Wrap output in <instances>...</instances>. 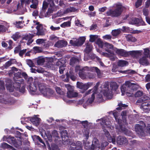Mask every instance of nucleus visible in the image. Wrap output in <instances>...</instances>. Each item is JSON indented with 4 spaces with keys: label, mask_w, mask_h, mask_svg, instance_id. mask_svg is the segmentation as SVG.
<instances>
[{
    "label": "nucleus",
    "mask_w": 150,
    "mask_h": 150,
    "mask_svg": "<svg viewBox=\"0 0 150 150\" xmlns=\"http://www.w3.org/2000/svg\"><path fill=\"white\" fill-rule=\"evenodd\" d=\"M113 7L115 9L113 10L110 9L106 12V14L108 16L112 17H117L120 16L121 14L123 9L122 6L120 4H114Z\"/></svg>",
    "instance_id": "nucleus-1"
},
{
    "label": "nucleus",
    "mask_w": 150,
    "mask_h": 150,
    "mask_svg": "<svg viewBox=\"0 0 150 150\" xmlns=\"http://www.w3.org/2000/svg\"><path fill=\"white\" fill-rule=\"evenodd\" d=\"M90 70L93 72L95 71L96 72L98 77V78H100L101 77V73L100 70L97 67H93L89 68L87 67H85L80 70L79 74L80 77L83 79H84L86 78V76L82 75V72H83L85 71H88Z\"/></svg>",
    "instance_id": "nucleus-2"
},
{
    "label": "nucleus",
    "mask_w": 150,
    "mask_h": 150,
    "mask_svg": "<svg viewBox=\"0 0 150 150\" xmlns=\"http://www.w3.org/2000/svg\"><path fill=\"white\" fill-rule=\"evenodd\" d=\"M125 85L126 87L124 86H123L121 87V91L122 92V94H124L126 91V89L127 91L126 92L127 94H130L128 91H132L135 88V84L134 83H131L129 81H127L125 82Z\"/></svg>",
    "instance_id": "nucleus-3"
},
{
    "label": "nucleus",
    "mask_w": 150,
    "mask_h": 150,
    "mask_svg": "<svg viewBox=\"0 0 150 150\" xmlns=\"http://www.w3.org/2000/svg\"><path fill=\"white\" fill-rule=\"evenodd\" d=\"M115 82H112L110 84V88H109V84L108 83H105L103 86L104 89L101 91V93L103 94H111L113 93L112 91L114 88L116 86Z\"/></svg>",
    "instance_id": "nucleus-4"
},
{
    "label": "nucleus",
    "mask_w": 150,
    "mask_h": 150,
    "mask_svg": "<svg viewBox=\"0 0 150 150\" xmlns=\"http://www.w3.org/2000/svg\"><path fill=\"white\" fill-rule=\"evenodd\" d=\"M86 38L85 37H81L76 40H70V43L74 46H80L83 44Z\"/></svg>",
    "instance_id": "nucleus-5"
},
{
    "label": "nucleus",
    "mask_w": 150,
    "mask_h": 150,
    "mask_svg": "<svg viewBox=\"0 0 150 150\" xmlns=\"http://www.w3.org/2000/svg\"><path fill=\"white\" fill-rule=\"evenodd\" d=\"M114 51L119 56L126 57L129 56V52L124 49H119L115 47L114 49Z\"/></svg>",
    "instance_id": "nucleus-6"
},
{
    "label": "nucleus",
    "mask_w": 150,
    "mask_h": 150,
    "mask_svg": "<svg viewBox=\"0 0 150 150\" xmlns=\"http://www.w3.org/2000/svg\"><path fill=\"white\" fill-rule=\"evenodd\" d=\"M10 144L16 148H18L22 145V142L21 140L16 139L14 137L10 135Z\"/></svg>",
    "instance_id": "nucleus-7"
},
{
    "label": "nucleus",
    "mask_w": 150,
    "mask_h": 150,
    "mask_svg": "<svg viewBox=\"0 0 150 150\" xmlns=\"http://www.w3.org/2000/svg\"><path fill=\"white\" fill-rule=\"evenodd\" d=\"M39 23H37L36 24L37 25L36 27L37 32L36 33L38 36H43L45 35V30L43 28L42 26L41 25H38Z\"/></svg>",
    "instance_id": "nucleus-8"
},
{
    "label": "nucleus",
    "mask_w": 150,
    "mask_h": 150,
    "mask_svg": "<svg viewBox=\"0 0 150 150\" xmlns=\"http://www.w3.org/2000/svg\"><path fill=\"white\" fill-rule=\"evenodd\" d=\"M135 97H141L137 100L139 103L144 102L146 100H149L150 99V96L149 94H145L143 96L142 95L143 94H134Z\"/></svg>",
    "instance_id": "nucleus-9"
},
{
    "label": "nucleus",
    "mask_w": 150,
    "mask_h": 150,
    "mask_svg": "<svg viewBox=\"0 0 150 150\" xmlns=\"http://www.w3.org/2000/svg\"><path fill=\"white\" fill-rule=\"evenodd\" d=\"M115 47L114 48H115ZM114 49H105V51L107 52H100V53L101 55L106 57H109L112 55H114L113 52Z\"/></svg>",
    "instance_id": "nucleus-10"
},
{
    "label": "nucleus",
    "mask_w": 150,
    "mask_h": 150,
    "mask_svg": "<svg viewBox=\"0 0 150 150\" xmlns=\"http://www.w3.org/2000/svg\"><path fill=\"white\" fill-rule=\"evenodd\" d=\"M79 94H67L66 96H65V94H57L58 96L59 99L62 98L63 100L65 101H67L66 98H75L78 96Z\"/></svg>",
    "instance_id": "nucleus-11"
},
{
    "label": "nucleus",
    "mask_w": 150,
    "mask_h": 150,
    "mask_svg": "<svg viewBox=\"0 0 150 150\" xmlns=\"http://www.w3.org/2000/svg\"><path fill=\"white\" fill-rule=\"evenodd\" d=\"M135 130L136 132L139 134L143 135L144 132L143 126L139 124H137L135 126Z\"/></svg>",
    "instance_id": "nucleus-12"
},
{
    "label": "nucleus",
    "mask_w": 150,
    "mask_h": 150,
    "mask_svg": "<svg viewBox=\"0 0 150 150\" xmlns=\"http://www.w3.org/2000/svg\"><path fill=\"white\" fill-rule=\"evenodd\" d=\"M127 139L125 137L119 136L117 139V143L118 144L122 145L127 143Z\"/></svg>",
    "instance_id": "nucleus-13"
},
{
    "label": "nucleus",
    "mask_w": 150,
    "mask_h": 150,
    "mask_svg": "<svg viewBox=\"0 0 150 150\" xmlns=\"http://www.w3.org/2000/svg\"><path fill=\"white\" fill-rule=\"evenodd\" d=\"M34 36V35L33 34H29L24 37L23 39V40H27V45H29L33 42V40L32 38Z\"/></svg>",
    "instance_id": "nucleus-14"
},
{
    "label": "nucleus",
    "mask_w": 150,
    "mask_h": 150,
    "mask_svg": "<svg viewBox=\"0 0 150 150\" xmlns=\"http://www.w3.org/2000/svg\"><path fill=\"white\" fill-rule=\"evenodd\" d=\"M8 94H4V95H0V103L6 104L9 103V98H8Z\"/></svg>",
    "instance_id": "nucleus-15"
},
{
    "label": "nucleus",
    "mask_w": 150,
    "mask_h": 150,
    "mask_svg": "<svg viewBox=\"0 0 150 150\" xmlns=\"http://www.w3.org/2000/svg\"><path fill=\"white\" fill-rule=\"evenodd\" d=\"M71 145L75 146V147H71V150H82V145L81 142H79L78 144H76L74 143L71 144Z\"/></svg>",
    "instance_id": "nucleus-16"
},
{
    "label": "nucleus",
    "mask_w": 150,
    "mask_h": 150,
    "mask_svg": "<svg viewBox=\"0 0 150 150\" xmlns=\"http://www.w3.org/2000/svg\"><path fill=\"white\" fill-rule=\"evenodd\" d=\"M67 42L64 40H59L54 45V46L58 48L62 47L67 45Z\"/></svg>",
    "instance_id": "nucleus-17"
},
{
    "label": "nucleus",
    "mask_w": 150,
    "mask_h": 150,
    "mask_svg": "<svg viewBox=\"0 0 150 150\" xmlns=\"http://www.w3.org/2000/svg\"><path fill=\"white\" fill-rule=\"evenodd\" d=\"M120 129L123 133L128 136H131L132 135V132L126 129L125 128L123 127L122 126H120Z\"/></svg>",
    "instance_id": "nucleus-18"
},
{
    "label": "nucleus",
    "mask_w": 150,
    "mask_h": 150,
    "mask_svg": "<svg viewBox=\"0 0 150 150\" xmlns=\"http://www.w3.org/2000/svg\"><path fill=\"white\" fill-rule=\"evenodd\" d=\"M40 119V118L37 117H31L30 119V121L33 125L37 126L39 124Z\"/></svg>",
    "instance_id": "nucleus-19"
},
{
    "label": "nucleus",
    "mask_w": 150,
    "mask_h": 150,
    "mask_svg": "<svg viewBox=\"0 0 150 150\" xmlns=\"http://www.w3.org/2000/svg\"><path fill=\"white\" fill-rule=\"evenodd\" d=\"M86 47L84 50V51L86 53H89L92 50L93 46L91 43L88 42L85 44Z\"/></svg>",
    "instance_id": "nucleus-20"
},
{
    "label": "nucleus",
    "mask_w": 150,
    "mask_h": 150,
    "mask_svg": "<svg viewBox=\"0 0 150 150\" xmlns=\"http://www.w3.org/2000/svg\"><path fill=\"white\" fill-rule=\"evenodd\" d=\"M139 62L140 64L146 66L148 65L149 64V62L146 57H144L140 59Z\"/></svg>",
    "instance_id": "nucleus-21"
},
{
    "label": "nucleus",
    "mask_w": 150,
    "mask_h": 150,
    "mask_svg": "<svg viewBox=\"0 0 150 150\" xmlns=\"http://www.w3.org/2000/svg\"><path fill=\"white\" fill-rule=\"evenodd\" d=\"M65 87L67 88L68 92L67 94H78L77 93L74 92V87L71 86L70 84H67L65 85Z\"/></svg>",
    "instance_id": "nucleus-22"
},
{
    "label": "nucleus",
    "mask_w": 150,
    "mask_h": 150,
    "mask_svg": "<svg viewBox=\"0 0 150 150\" xmlns=\"http://www.w3.org/2000/svg\"><path fill=\"white\" fill-rule=\"evenodd\" d=\"M117 64L119 67H122L128 65V63L126 61L120 60L118 61Z\"/></svg>",
    "instance_id": "nucleus-23"
},
{
    "label": "nucleus",
    "mask_w": 150,
    "mask_h": 150,
    "mask_svg": "<svg viewBox=\"0 0 150 150\" xmlns=\"http://www.w3.org/2000/svg\"><path fill=\"white\" fill-rule=\"evenodd\" d=\"M142 107L143 109L145 110L150 108V101L143 102L142 104Z\"/></svg>",
    "instance_id": "nucleus-24"
},
{
    "label": "nucleus",
    "mask_w": 150,
    "mask_h": 150,
    "mask_svg": "<svg viewBox=\"0 0 150 150\" xmlns=\"http://www.w3.org/2000/svg\"><path fill=\"white\" fill-rule=\"evenodd\" d=\"M139 20L136 18H132L129 21V23L132 24H139Z\"/></svg>",
    "instance_id": "nucleus-25"
},
{
    "label": "nucleus",
    "mask_w": 150,
    "mask_h": 150,
    "mask_svg": "<svg viewBox=\"0 0 150 150\" xmlns=\"http://www.w3.org/2000/svg\"><path fill=\"white\" fill-rule=\"evenodd\" d=\"M24 23V21H16L13 24L15 26V27L17 28L21 29L23 27L22 25H21Z\"/></svg>",
    "instance_id": "nucleus-26"
},
{
    "label": "nucleus",
    "mask_w": 150,
    "mask_h": 150,
    "mask_svg": "<svg viewBox=\"0 0 150 150\" xmlns=\"http://www.w3.org/2000/svg\"><path fill=\"white\" fill-rule=\"evenodd\" d=\"M18 4H17L16 1H15L14 3L12 4L11 5V11L12 12H15L18 9Z\"/></svg>",
    "instance_id": "nucleus-27"
},
{
    "label": "nucleus",
    "mask_w": 150,
    "mask_h": 150,
    "mask_svg": "<svg viewBox=\"0 0 150 150\" xmlns=\"http://www.w3.org/2000/svg\"><path fill=\"white\" fill-rule=\"evenodd\" d=\"M32 4L30 5V7L31 8L36 9L38 5V1L37 0H32Z\"/></svg>",
    "instance_id": "nucleus-28"
},
{
    "label": "nucleus",
    "mask_w": 150,
    "mask_h": 150,
    "mask_svg": "<svg viewBox=\"0 0 150 150\" xmlns=\"http://www.w3.org/2000/svg\"><path fill=\"white\" fill-rule=\"evenodd\" d=\"M118 106L119 107L116 108V109L117 110H121L123 108H126L128 106V105L125 104H123L121 102L119 103L118 104Z\"/></svg>",
    "instance_id": "nucleus-29"
},
{
    "label": "nucleus",
    "mask_w": 150,
    "mask_h": 150,
    "mask_svg": "<svg viewBox=\"0 0 150 150\" xmlns=\"http://www.w3.org/2000/svg\"><path fill=\"white\" fill-rule=\"evenodd\" d=\"M32 137L33 140H34L35 141H38L40 143L43 144H45L44 142L43 141V140L41 139L40 137L39 136L34 135Z\"/></svg>",
    "instance_id": "nucleus-30"
},
{
    "label": "nucleus",
    "mask_w": 150,
    "mask_h": 150,
    "mask_svg": "<svg viewBox=\"0 0 150 150\" xmlns=\"http://www.w3.org/2000/svg\"><path fill=\"white\" fill-rule=\"evenodd\" d=\"M95 98V94H92L91 97L89 98L86 101V103L89 104L92 103Z\"/></svg>",
    "instance_id": "nucleus-31"
},
{
    "label": "nucleus",
    "mask_w": 150,
    "mask_h": 150,
    "mask_svg": "<svg viewBox=\"0 0 150 150\" xmlns=\"http://www.w3.org/2000/svg\"><path fill=\"white\" fill-rule=\"evenodd\" d=\"M43 96L46 98H50L53 97H54L56 99H59L58 96L57 94H42Z\"/></svg>",
    "instance_id": "nucleus-32"
},
{
    "label": "nucleus",
    "mask_w": 150,
    "mask_h": 150,
    "mask_svg": "<svg viewBox=\"0 0 150 150\" xmlns=\"http://www.w3.org/2000/svg\"><path fill=\"white\" fill-rule=\"evenodd\" d=\"M127 40L129 41L134 42L136 41L135 37H133L131 35H128L126 36Z\"/></svg>",
    "instance_id": "nucleus-33"
},
{
    "label": "nucleus",
    "mask_w": 150,
    "mask_h": 150,
    "mask_svg": "<svg viewBox=\"0 0 150 150\" xmlns=\"http://www.w3.org/2000/svg\"><path fill=\"white\" fill-rule=\"evenodd\" d=\"M78 62V60L75 57H73L70 60V64L73 66L74 64Z\"/></svg>",
    "instance_id": "nucleus-34"
},
{
    "label": "nucleus",
    "mask_w": 150,
    "mask_h": 150,
    "mask_svg": "<svg viewBox=\"0 0 150 150\" xmlns=\"http://www.w3.org/2000/svg\"><path fill=\"white\" fill-rule=\"evenodd\" d=\"M120 33L121 31L119 29H117L112 30V33L113 36H116L118 35Z\"/></svg>",
    "instance_id": "nucleus-35"
},
{
    "label": "nucleus",
    "mask_w": 150,
    "mask_h": 150,
    "mask_svg": "<svg viewBox=\"0 0 150 150\" xmlns=\"http://www.w3.org/2000/svg\"><path fill=\"white\" fill-rule=\"evenodd\" d=\"M21 36L19 32H16L13 34L11 37V38L15 41L16 40L19 38Z\"/></svg>",
    "instance_id": "nucleus-36"
},
{
    "label": "nucleus",
    "mask_w": 150,
    "mask_h": 150,
    "mask_svg": "<svg viewBox=\"0 0 150 150\" xmlns=\"http://www.w3.org/2000/svg\"><path fill=\"white\" fill-rule=\"evenodd\" d=\"M29 88L30 90L33 92H35L36 90V86L34 84H30L29 86Z\"/></svg>",
    "instance_id": "nucleus-37"
},
{
    "label": "nucleus",
    "mask_w": 150,
    "mask_h": 150,
    "mask_svg": "<svg viewBox=\"0 0 150 150\" xmlns=\"http://www.w3.org/2000/svg\"><path fill=\"white\" fill-rule=\"evenodd\" d=\"M50 7L51 8H49L48 9L47 12L46 13L47 15H45V16H47L48 15L52 13L53 11H54L55 10V9L54 8L55 7V6Z\"/></svg>",
    "instance_id": "nucleus-38"
},
{
    "label": "nucleus",
    "mask_w": 150,
    "mask_h": 150,
    "mask_svg": "<svg viewBox=\"0 0 150 150\" xmlns=\"http://www.w3.org/2000/svg\"><path fill=\"white\" fill-rule=\"evenodd\" d=\"M14 79L15 81H17V79L18 78H20L21 77V72H17L16 73H14Z\"/></svg>",
    "instance_id": "nucleus-39"
},
{
    "label": "nucleus",
    "mask_w": 150,
    "mask_h": 150,
    "mask_svg": "<svg viewBox=\"0 0 150 150\" xmlns=\"http://www.w3.org/2000/svg\"><path fill=\"white\" fill-rule=\"evenodd\" d=\"M104 45L105 47V49H113L114 48L113 45L107 42L105 43Z\"/></svg>",
    "instance_id": "nucleus-40"
},
{
    "label": "nucleus",
    "mask_w": 150,
    "mask_h": 150,
    "mask_svg": "<svg viewBox=\"0 0 150 150\" xmlns=\"http://www.w3.org/2000/svg\"><path fill=\"white\" fill-rule=\"evenodd\" d=\"M98 35H90L89 41L91 42H94L98 38Z\"/></svg>",
    "instance_id": "nucleus-41"
},
{
    "label": "nucleus",
    "mask_w": 150,
    "mask_h": 150,
    "mask_svg": "<svg viewBox=\"0 0 150 150\" xmlns=\"http://www.w3.org/2000/svg\"><path fill=\"white\" fill-rule=\"evenodd\" d=\"M96 100H97V102L98 103H100L103 102V99L102 94H97Z\"/></svg>",
    "instance_id": "nucleus-42"
},
{
    "label": "nucleus",
    "mask_w": 150,
    "mask_h": 150,
    "mask_svg": "<svg viewBox=\"0 0 150 150\" xmlns=\"http://www.w3.org/2000/svg\"><path fill=\"white\" fill-rule=\"evenodd\" d=\"M71 23L70 21H68L65 22L61 24L60 25L61 27L62 28H65L66 27H69L70 26Z\"/></svg>",
    "instance_id": "nucleus-43"
},
{
    "label": "nucleus",
    "mask_w": 150,
    "mask_h": 150,
    "mask_svg": "<svg viewBox=\"0 0 150 150\" xmlns=\"http://www.w3.org/2000/svg\"><path fill=\"white\" fill-rule=\"evenodd\" d=\"M89 130L88 129H85L83 132V134L86 137V140H87L89 137Z\"/></svg>",
    "instance_id": "nucleus-44"
},
{
    "label": "nucleus",
    "mask_w": 150,
    "mask_h": 150,
    "mask_svg": "<svg viewBox=\"0 0 150 150\" xmlns=\"http://www.w3.org/2000/svg\"><path fill=\"white\" fill-rule=\"evenodd\" d=\"M61 135L62 139L64 138H65L66 137H67V138H68V134L66 130H63L62 132Z\"/></svg>",
    "instance_id": "nucleus-45"
},
{
    "label": "nucleus",
    "mask_w": 150,
    "mask_h": 150,
    "mask_svg": "<svg viewBox=\"0 0 150 150\" xmlns=\"http://www.w3.org/2000/svg\"><path fill=\"white\" fill-rule=\"evenodd\" d=\"M144 54L145 57H148L150 56V52L148 48H146L144 49Z\"/></svg>",
    "instance_id": "nucleus-46"
},
{
    "label": "nucleus",
    "mask_w": 150,
    "mask_h": 150,
    "mask_svg": "<svg viewBox=\"0 0 150 150\" xmlns=\"http://www.w3.org/2000/svg\"><path fill=\"white\" fill-rule=\"evenodd\" d=\"M96 43L98 45L99 47L101 48L103 47L104 44L100 39H98L97 40Z\"/></svg>",
    "instance_id": "nucleus-47"
},
{
    "label": "nucleus",
    "mask_w": 150,
    "mask_h": 150,
    "mask_svg": "<svg viewBox=\"0 0 150 150\" xmlns=\"http://www.w3.org/2000/svg\"><path fill=\"white\" fill-rule=\"evenodd\" d=\"M45 62V59L44 58H38L37 60V63L39 65H42Z\"/></svg>",
    "instance_id": "nucleus-48"
},
{
    "label": "nucleus",
    "mask_w": 150,
    "mask_h": 150,
    "mask_svg": "<svg viewBox=\"0 0 150 150\" xmlns=\"http://www.w3.org/2000/svg\"><path fill=\"white\" fill-rule=\"evenodd\" d=\"M97 93V90L93 87V88L89 90L88 91V94H96Z\"/></svg>",
    "instance_id": "nucleus-49"
},
{
    "label": "nucleus",
    "mask_w": 150,
    "mask_h": 150,
    "mask_svg": "<svg viewBox=\"0 0 150 150\" xmlns=\"http://www.w3.org/2000/svg\"><path fill=\"white\" fill-rule=\"evenodd\" d=\"M119 72L122 73H125V74H134L135 73V71L133 70H128L125 71H120Z\"/></svg>",
    "instance_id": "nucleus-50"
},
{
    "label": "nucleus",
    "mask_w": 150,
    "mask_h": 150,
    "mask_svg": "<svg viewBox=\"0 0 150 150\" xmlns=\"http://www.w3.org/2000/svg\"><path fill=\"white\" fill-rule=\"evenodd\" d=\"M112 36L109 35H106L103 36V38L104 39L110 40L112 38Z\"/></svg>",
    "instance_id": "nucleus-51"
},
{
    "label": "nucleus",
    "mask_w": 150,
    "mask_h": 150,
    "mask_svg": "<svg viewBox=\"0 0 150 150\" xmlns=\"http://www.w3.org/2000/svg\"><path fill=\"white\" fill-rule=\"evenodd\" d=\"M38 87L41 92L42 93H44L43 92L45 91V89L46 88L42 84H39Z\"/></svg>",
    "instance_id": "nucleus-52"
},
{
    "label": "nucleus",
    "mask_w": 150,
    "mask_h": 150,
    "mask_svg": "<svg viewBox=\"0 0 150 150\" xmlns=\"http://www.w3.org/2000/svg\"><path fill=\"white\" fill-rule=\"evenodd\" d=\"M46 41V39H38L36 40V43L38 44H43L44 41Z\"/></svg>",
    "instance_id": "nucleus-53"
},
{
    "label": "nucleus",
    "mask_w": 150,
    "mask_h": 150,
    "mask_svg": "<svg viewBox=\"0 0 150 150\" xmlns=\"http://www.w3.org/2000/svg\"><path fill=\"white\" fill-rule=\"evenodd\" d=\"M50 45V42L49 41H44L43 43V46L45 48H47L49 47Z\"/></svg>",
    "instance_id": "nucleus-54"
},
{
    "label": "nucleus",
    "mask_w": 150,
    "mask_h": 150,
    "mask_svg": "<svg viewBox=\"0 0 150 150\" xmlns=\"http://www.w3.org/2000/svg\"><path fill=\"white\" fill-rule=\"evenodd\" d=\"M43 93L50 94H52L53 93V91L52 89L49 88H46L45 89V91Z\"/></svg>",
    "instance_id": "nucleus-55"
},
{
    "label": "nucleus",
    "mask_w": 150,
    "mask_h": 150,
    "mask_svg": "<svg viewBox=\"0 0 150 150\" xmlns=\"http://www.w3.org/2000/svg\"><path fill=\"white\" fill-rule=\"evenodd\" d=\"M5 89L4 86V83L2 81H0V93L1 91H3Z\"/></svg>",
    "instance_id": "nucleus-56"
},
{
    "label": "nucleus",
    "mask_w": 150,
    "mask_h": 150,
    "mask_svg": "<svg viewBox=\"0 0 150 150\" xmlns=\"http://www.w3.org/2000/svg\"><path fill=\"white\" fill-rule=\"evenodd\" d=\"M76 11V9L73 7H70L68 8L66 10L67 12H74Z\"/></svg>",
    "instance_id": "nucleus-57"
},
{
    "label": "nucleus",
    "mask_w": 150,
    "mask_h": 150,
    "mask_svg": "<svg viewBox=\"0 0 150 150\" xmlns=\"http://www.w3.org/2000/svg\"><path fill=\"white\" fill-rule=\"evenodd\" d=\"M48 6V4L46 2L44 1L43 3L42 10L45 11V10L47 8Z\"/></svg>",
    "instance_id": "nucleus-58"
},
{
    "label": "nucleus",
    "mask_w": 150,
    "mask_h": 150,
    "mask_svg": "<svg viewBox=\"0 0 150 150\" xmlns=\"http://www.w3.org/2000/svg\"><path fill=\"white\" fill-rule=\"evenodd\" d=\"M108 144V143L107 142L105 141L103 142L101 144V146L100 147L105 149V147L107 146Z\"/></svg>",
    "instance_id": "nucleus-59"
},
{
    "label": "nucleus",
    "mask_w": 150,
    "mask_h": 150,
    "mask_svg": "<svg viewBox=\"0 0 150 150\" xmlns=\"http://www.w3.org/2000/svg\"><path fill=\"white\" fill-rule=\"evenodd\" d=\"M17 102L16 100L13 98L10 97V105H13L15 104Z\"/></svg>",
    "instance_id": "nucleus-60"
},
{
    "label": "nucleus",
    "mask_w": 150,
    "mask_h": 150,
    "mask_svg": "<svg viewBox=\"0 0 150 150\" xmlns=\"http://www.w3.org/2000/svg\"><path fill=\"white\" fill-rule=\"evenodd\" d=\"M27 64L30 67H33L35 66L33 62L31 60H28L27 61Z\"/></svg>",
    "instance_id": "nucleus-61"
},
{
    "label": "nucleus",
    "mask_w": 150,
    "mask_h": 150,
    "mask_svg": "<svg viewBox=\"0 0 150 150\" xmlns=\"http://www.w3.org/2000/svg\"><path fill=\"white\" fill-rule=\"evenodd\" d=\"M128 52H129V56L131 55L132 57L136 58V51H130Z\"/></svg>",
    "instance_id": "nucleus-62"
},
{
    "label": "nucleus",
    "mask_w": 150,
    "mask_h": 150,
    "mask_svg": "<svg viewBox=\"0 0 150 150\" xmlns=\"http://www.w3.org/2000/svg\"><path fill=\"white\" fill-rule=\"evenodd\" d=\"M1 147L4 149L5 148H9V145L8 144L6 143H4L1 144Z\"/></svg>",
    "instance_id": "nucleus-63"
},
{
    "label": "nucleus",
    "mask_w": 150,
    "mask_h": 150,
    "mask_svg": "<svg viewBox=\"0 0 150 150\" xmlns=\"http://www.w3.org/2000/svg\"><path fill=\"white\" fill-rule=\"evenodd\" d=\"M143 0H137L135 3V6L136 8H138L142 5V2Z\"/></svg>",
    "instance_id": "nucleus-64"
}]
</instances>
